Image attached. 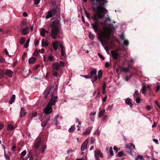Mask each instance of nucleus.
<instances>
[{
    "label": "nucleus",
    "instance_id": "nucleus-15",
    "mask_svg": "<svg viewBox=\"0 0 160 160\" xmlns=\"http://www.w3.org/2000/svg\"><path fill=\"white\" fill-rule=\"evenodd\" d=\"M61 119V118L60 117H59V115L58 114L57 116L55 117L53 120L54 122L56 125H57L59 123V122Z\"/></svg>",
    "mask_w": 160,
    "mask_h": 160
},
{
    "label": "nucleus",
    "instance_id": "nucleus-21",
    "mask_svg": "<svg viewBox=\"0 0 160 160\" xmlns=\"http://www.w3.org/2000/svg\"><path fill=\"white\" fill-rule=\"evenodd\" d=\"M112 55L114 59H117L119 56V55L115 51H112L111 52Z\"/></svg>",
    "mask_w": 160,
    "mask_h": 160
},
{
    "label": "nucleus",
    "instance_id": "nucleus-31",
    "mask_svg": "<svg viewBox=\"0 0 160 160\" xmlns=\"http://www.w3.org/2000/svg\"><path fill=\"white\" fill-rule=\"evenodd\" d=\"M75 129V125H72L69 128L68 131L69 132H74Z\"/></svg>",
    "mask_w": 160,
    "mask_h": 160
},
{
    "label": "nucleus",
    "instance_id": "nucleus-54",
    "mask_svg": "<svg viewBox=\"0 0 160 160\" xmlns=\"http://www.w3.org/2000/svg\"><path fill=\"white\" fill-rule=\"evenodd\" d=\"M135 98H136V101L137 102V103H138L140 102V99L139 97H137Z\"/></svg>",
    "mask_w": 160,
    "mask_h": 160
},
{
    "label": "nucleus",
    "instance_id": "nucleus-27",
    "mask_svg": "<svg viewBox=\"0 0 160 160\" xmlns=\"http://www.w3.org/2000/svg\"><path fill=\"white\" fill-rule=\"evenodd\" d=\"M47 41L45 40L44 39H42V47H46L48 45V44L47 42Z\"/></svg>",
    "mask_w": 160,
    "mask_h": 160
},
{
    "label": "nucleus",
    "instance_id": "nucleus-59",
    "mask_svg": "<svg viewBox=\"0 0 160 160\" xmlns=\"http://www.w3.org/2000/svg\"><path fill=\"white\" fill-rule=\"evenodd\" d=\"M37 115V113L35 112L33 113L31 117V118H32L34 117H35Z\"/></svg>",
    "mask_w": 160,
    "mask_h": 160
},
{
    "label": "nucleus",
    "instance_id": "nucleus-41",
    "mask_svg": "<svg viewBox=\"0 0 160 160\" xmlns=\"http://www.w3.org/2000/svg\"><path fill=\"white\" fill-rule=\"evenodd\" d=\"M147 89V87L145 86H143L142 89V93L144 94H145V92L146 90Z\"/></svg>",
    "mask_w": 160,
    "mask_h": 160
},
{
    "label": "nucleus",
    "instance_id": "nucleus-52",
    "mask_svg": "<svg viewBox=\"0 0 160 160\" xmlns=\"http://www.w3.org/2000/svg\"><path fill=\"white\" fill-rule=\"evenodd\" d=\"M81 77H84V78H90V77H89V73H88V75H81Z\"/></svg>",
    "mask_w": 160,
    "mask_h": 160
},
{
    "label": "nucleus",
    "instance_id": "nucleus-60",
    "mask_svg": "<svg viewBox=\"0 0 160 160\" xmlns=\"http://www.w3.org/2000/svg\"><path fill=\"white\" fill-rule=\"evenodd\" d=\"M131 77V76L130 77H128V76H126L125 78V80L126 81H128L130 80Z\"/></svg>",
    "mask_w": 160,
    "mask_h": 160
},
{
    "label": "nucleus",
    "instance_id": "nucleus-5",
    "mask_svg": "<svg viewBox=\"0 0 160 160\" xmlns=\"http://www.w3.org/2000/svg\"><path fill=\"white\" fill-rule=\"evenodd\" d=\"M57 89L58 85L57 84H55L49 90H45L44 92V93L45 94V98H47L48 95L50 93L52 94L55 93L57 92Z\"/></svg>",
    "mask_w": 160,
    "mask_h": 160
},
{
    "label": "nucleus",
    "instance_id": "nucleus-6",
    "mask_svg": "<svg viewBox=\"0 0 160 160\" xmlns=\"http://www.w3.org/2000/svg\"><path fill=\"white\" fill-rule=\"evenodd\" d=\"M65 65V62L62 61L56 62L52 65V71H57L59 70L60 68L64 67Z\"/></svg>",
    "mask_w": 160,
    "mask_h": 160
},
{
    "label": "nucleus",
    "instance_id": "nucleus-12",
    "mask_svg": "<svg viewBox=\"0 0 160 160\" xmlns=\"http://www.w3.org/2000/svg\"><path fill=\"white\" fill-rule=\"evenodd\" d=\"M57 98V96H52L51 98L50 99V102L48 103V104L51 106L52 105H54L56 102Z\"/></svg>",
    "mask_w": 160,
    "mask_h": 160
},
{
    "label": "nucleus",
    "instance_id": "nucleus-30",
    "mask_svg": "<svg viewBox=\"0 0 160 160\" xmlns=\"http://www.w3.org/2000/svg\"><path fill=\"white\" fill-rule=\"evenodd\" d=\"M15 95L14 94L11 97L10 100L9 101V102L10 104H12L14 102L15 99Z\"/></svg>",
    "mask_w": 160,
    "mask_h": 160
},
{
    "label": "nucleus",
    "instance_id": "nucleus-13",
    "mask_svg": "<svg viewBox=\"0 0 160 160\" xmlns=\"http://www.w3.org/2000/svg\"><path fill=\"white\" fill-rule=\"evenodd\" d=\"M88 142V139H87L82 143L81 147V150L82 151H84L87 148Z\"/></svg>",
    "mask_w": 160,
    "mask_h": 160
},
{
    "label": "nucleus",
    "instance_id": "nucleus-36",
    "mask_svg": "<svg viewBox=\"0 0 160 160\" xmlns=\"http://www.w3.org/2000/svg\"><path fill=\"white\" fill-rule=\"evenodd\" d=\"M39 51H40L38 50V49H36L33 54V55L36 56H38L40 53L39 52Z\"/></svg>",
    "mask_w": 160,
    "mask_h": 160
},
{
    "label": "nucleus",
    "instance_id": "nucleus-1",
    "mask_svg": "<svg viewBox=\"0 0 160 160\" xmlns=\"http://www.w3.org/2000/svg\"><path fill=\"white\" fill-rule=\"evenodd\" d=\"M102 11L101 10H98L96 12H95L93 15L92 18L94 21L93 23L91 24L92 28L94 30V31L97 32L98 31L99 29V19H102L105 14L102 13Z\"/></svg>",
    "mask_w": 160,
    "mask_h": 160
},
{
    "label": "nucleus",
    "instance_id": "nucleus-47",
    "mask_svg": "<svg viewBox=\"0 0 160 160\" xmlns=\"http://www.w3.org/2000/svg\"><path fill=\"white\" fill-rule=\"evenodd\" d=\"M54 58V57L52 55H50L48 57V59L50 61H52Z\"/></svg>",
    "mask_w": 160,
    "mask_h": 160
},
{
    "label": "nucleus",
    "instance_id": "nucleus-8",
    "mask_svg": "<svg viewBox=\"0 0 160 160\" xmlns=\"http://www.w3.org/2000/svg\"><path fill=\"white\" fill-rule=\"evenodd\" d=\"M56 12V9L54 8L50 10H49L47 13L46 18L48 19L53 17L55 14Z\"/></svg>",
    "mask_w": 160,
    "mask_h": 160
},
{
    "label": "nucleus",
    "instance_id": "nucleus-24",
    "mask_svg": "<svg viewBox=\"0 0 160 160\" xmlns=\"http://www.w3.org/2000/svg\"><path fill=\"white\" fill-rule=\"evenodd\" d=\"M107 20L104 21L103 22H101L100 24L102 25H103L105 23H107L108 24L109 23L111 22V19L109 17L108 15H107Z\"/></svg>",
    "mask_w": 160,
    "mask_h": 160
},
{
    "label": "nucleus",
    "instance_id": "nucleus-2",
    "mask_svg": "<svg viewBox=\"0 0 160 160\" xmlns=\"http://www.w3.org/2000/svg\"><path fill=\"white\" fill-rule=\"evenodd\" d=\"M51 36L53 39H57L59 37V35L62 34V31L59 27V22L58 21L52 22L51 25Z\"/></svg>",
    "mask_w": 160,
    "mask_h": 160
},
{
    "label": "nucleus",
    "instance_id": "nucleus-40",
    "mask_svg": "<svg viewBox=\"0 0 160 160\" xmlns=\"http://www.w3.org/2000/svg\"><path fill=\"white\" fill-rule=\"evenodd\" d=\"M25 40V38L23 37H22L20 38V43L22 45L24 43Z\"/></svg>",
    "mask_w": 160,
    "mask_h": 160
},
{
    "label": "nucleus",
    "instance_id": "nucleus-29",
    "mask_svg": "<svg viewBox=\"0 0 160 160\" xmlns=\"http://www.w3.org/2000/svg\"><path fill=\"white\" fill-rule=\"evenodd\" d=\"M125 102L130 107H131L132 106V104L130 98H128L126 99L125 100Z\"/></svg>",
    "mask_w": 160,
    "mask_h": 160
},
{
    "label": "nucleus",
    "instance_id": "nucleus-49",
    "mask_svg": "<svg viewBox=\"0 0 160 160\" xmlns=\"http://www.w3.org/2000/svg\"><path fill=\"white\" fill-rule=\"evenodd\" d=\"M100 134V131L98 129H97V130L94 132V134H96V135H99Z\"/></svg>",
    "mask_w": 160,
    "mask_h": 160
},
{
    "label": "nucleus",
    "instance_id": "nucleus-10",
    "mask_svg": "<svg viewBox=\"0 0 160 160\" xmlns=\"http://www.w3.org/2000/svg\"><path fill=\"white\" fill-rule=\"evenodd\" d=\"M43 111L46 114H49L52 113V106L48 104L46 107L43 109Z\"/></svg>",
    "mask_w": 160,
    "mask_h": 160
},
{
    "label": "nucleus",
    "instance_id": "nucleus-3",
    "mask_svg": "<svg viewBox=\"0 0 160 160\" xmlns=\"http://www.w3.org/2000/svg\"><path fill=\"white\" fill-rule=\"evenodd\" d=\"M97 2V7H93V9L95 12H96L98 10H101L102 11V13L105 14L107 13V10L105 8L103 7L105 3H107L108 1L106 0H96Z\"/></svg>",
    "mask_w": 160,
    "mask_h": 160
},
{
    "label": "nucleus",
    "instance_id": "nucleus-56",
    "mask_svg": "<svg viewBox=\"0 0 160 160\" xmlns=\"http://www.w3.org/2000/svg\"><path fill=\"white\" fill-rule=\"evenodd\" d=\"M110 63L108 62H106L105 64V67L106 68H108L110 67Z\"/></svg>",
    "mask_w": 160,
    "mask_h": 160
},
{
    "label": "nucleus",
    "instance_id": "nucleus-43",
    "mask_svg": "<svg viewBox=\"0 0 160 160\" xmlns=\"http://www.w3.org/2000/svg\"><path fill=\"white\" fill-rule=\"evenodd\" d=\"M89 37L90 39L92 40L94 38V35L91 32L89 33Z\"/></svg>",
    "mask_w": 160,
    "mask_h": 160
},
{
    "label": "nucleus",
    "instance_id": "nucleus-11",
    "mask_svg": "<svg viewBox=\"0 0 160 160\" xmlns=\"http://www.w3.org/2000/svg\"><path fill=\"white\" fill-rule=\"evenodd\" d=\"M41 142V138L40 137L37 138L35 142L34 148L36 149H38L40 147Z\"/></svg>",
    "mask_w": 160,
    "mask_h": 160
},
{
    "label": "nucleus",
    "instance_id": "nucleus-19",
    "mask_svg": "<svg viewBox=\"0 0 160 160\" xmlns=\"http://www.w3.org/2000/svg\"><path fill=\"white\" fill-rule=\"evenodd\" d=\"M29 29V28L28 27H26L25 28L23 29L22 30V34L23 35H27Z\"/></svg>",
    "mask_w": 160,
    "mask_h": 160
},
{
    "label": "nucleus",
    "instance_id": "nucleus-23",
    "mask_svg": "<svg viewBox=\"0 0 160 160\" xmlns=\"http://www.w3.org/2000/svg\"><path fill=\"white\" fill-rule=\"evenodd\" d=\"M26 114V112H25V110L24 109L22 108L21 109V111L20 112V116L21 117H24L25 115Z\"/></svg>",
    "mask_w": 160,
    "mask_h": 160
},
{
    "label": "nucleus",
    "instance_id": "nucleus-14",
    "mask_svg": "<svg viewBox=\"0 0 160 160\" xmlns=\"http://www.w3.org/2000/svg\"><path fill=\"white\" fill-rule=\"evenodd\" d=\"M52 75L57 78H60L62 73L61 72H57V71H52Z\"/></svg>",
    "mask_w": 160,
    "mask_h": 160
},
{
    "label": "nucleus",
    "instance_id": "nucleus-4",
    "mask_svg": "<svg viewBox=\"0 0 160 160\" xmlns=\"http://www.w3.org/2000/svg\"><path fill=\"white\" fill-rule=\"evenodd\" d=\"M114 29L113 25L112 24L110 23L108 26L103 28V31L102 32V36L107 38H110L111 33Z\"/></svg>",
    "mask_w": 160,
    "mask_h": 160
},
{
    "label": "nucleus",
    "instance_id": "nucleus-42",
    "mask_svg": "<svg viewBox=\"0 0 160 160\" xmlns=\"http://www.w3.org/2000/svg\"><path fill=\"white\" fill-rule=\"evenodd\" d=\"M139 159H144L142 155H138L137 156V157L135 158L136 160H138Z\"/></svg>",
    "mask_w": 160,
    "mask_h": 160
},
{
    "label": "nucleus",
    "instance_id": "nucleus-25",
    "mask_svg": "<svg viewBox=\"0 0 160 160\" xmlns=\"http://www.w3.org/2000/svg\"><path fill=\"white\" fill-rule=\"evenodd\" d=\"M15 127L11 124H9L7 127L8 131H11L15 129Z\"/></svg>",
    "mask_w": 160,
    "mask_h": 160
},
{
    "label": "nucleus",
    "instance_id": "nucleus-22",
    "mask_svg": "<svg viewBox=\"0 0 160 160\" xmlns=\"http://www.w3.org/2000/svg\"><path fill=\"white\" fill-rule=\"evenodd\" d=\"M60 46L61 48V55L63 56L65 54V48L62 44H60Z\"/></svg>",
    "mask_w": 160,
    "mask_h": 160
},
{
    "label": "nucleus",
    "instance_id": "nucleus-20",
    "mask_svg": "<svg viewBox=\"0 0 160 160\" xmlns=\"http://www.w3.org/2000/svg\"><path fill=\"white\" fill-rule=\"evenodd\" d=\"M5 74L9 77L12 78V76L13 72L11 70L8 69L6 71Z\"/></svg>",
    "mask_w": 160,
    "mask_h": 160
},
{
    "label": "nucleus",
    "instance_id": "nucleus-37",
    "mask_svg": "<svg viewBox=\"0 0 160 160\" xmlns=\"http://www.w3.org/2000/svg\"><path fill=\"white\" fill-rule=\"evenodd\" d=\"M30 41V40L29 38L27 40V41L24 45V47L25 48H27L28 47Z\"/></svg>",
    "mask_w": 160,
    "mask_h": 160
},
{
    "label": "nucleus",
    "instance_id": "nucleus-34",
    "mask_svg": "<svg viewBox=\"0 0 160 160\" xmlns=\"http://www.w3.org/2000/svg\"><path fill=\"white\" fill-rule=\"evenodd\" d=\"M46 146L45 145H43L42 147L39 149V150H40L42 153H43L45 151V150L46 148Z\"/></svg>",
    "mask_w": 160,
    "mask_h": 160
},
{
    "label": "nucleus",
    "instance_id": "nucleus-39",
    "mask_svg": "<svg viewBox=\"0 0 160 160\" xmlns=\"http://www.w3.org/2000/svg\"><path fill=\"white\" fill-rule=\"evenodd\" d=\"M122 70L125 73H127L129 72V69L128 67H123L122 68Z\"/></svg>",
    "mask_w": 160,
    "mask_h": 160
},
{
    "label": "nucleus",
    "instance_id": "nucleus-48",
    "mask_svg": "<svg viewBox=\"0 0 160 160\" xmlns=\"http://www.w3.org/2000/svg\"><path fill=\"white\" fill-rule=\"evenodd\" d=\"M124 41V45L126 46H127L128 44V42L125 39L124 40H123Z\"/></svg>",
    "mask_w": 160,
    "mask_h": 160
},
{
    "label": "nucleus",
    "instance_id": "nucleus-32",
    "mask_svg": "<svg viewBox=\"0 0 160 160\" xmlns=\"http://www.w3.org/2000/svg\"><path fill=\"white\" fill-rule=\"evenodd\" d=\"M50 120V118L48 119L46 121L43 122L42 123L41 125L42 127L43 128L45 127L46 126L48 122Z\"/></svg>",
    "mask_w": 160,
    "mask_h": 160
},
{
    "label": "nucleus",
    "instance_id": "nucleus-28",
    "mask_svg": "<svg viewBox=\"0 0 160 160\" xmlns=\"http://www.w3.org/2000/svg\"><path fill=\"white\" fill-rule=\"evenodd\" d=\"M46 32V31L44 28H42L41 30L40 31V33L42 37H44L45 36Z\"/></svg>",
    "mask_w": 160,
    "mask_h": 160
},
{
    "label": "nucleus",
    "instance_id": "nucleus-18",
    "mask_svg": "<svg viewBox=\"0 0 160 160\" xmlns=\"http://www.w3.org/2000/svg\"><path fill=\"white\" fill-rule=\"evenodd\" d=\"M92 128V127H89L87 128L85 131L83 132V135H88L90 133L91 130Z\"/></svg>",
    "mask_w": 160,
    "mask_h": 160
},
{
    "label": "nucleus",
    "instance_id": "nucleus-38",
    "mask_svg": "<svg viewBox=\"0 0 160 160\" xmlns=\"http://www.w3.org/2000/svg\"><path fill=\"white\" fill-rule=\"evenodd\" d=\"M105 112V110L104 109H103L101 111L99 112V117L101 118V117L104 114Z\"/></svg>",
    "mask_w": 160,
    "mask_h": 160
},
{
    "label": "nucleus",
    "instance_id": "nucleus-46",
    "mask_svg": "<svg viewBox=\"0 0 160 160\" xmlns=\"http://www.w3.org/2000/svg\"><path fill=\"white\" fill-rule=\"evenodd\" d=\"M5 61V59L2 56H0V63H3Z\"/></svg>",
    "mask_w": 160,
    "mask_h": 160
},
{
    "label": "nucleus",
    "instance_id": "nucleus-44",
    "mask_svg": "<svg viewBox=\"0 0 160 160\" xmlns=\"http://www.w3.org/2000/svg\"><path fill=\"white\" fill-rule=\"evenodd\" d=\"M105 87H106V84H104L102 88V93L103 94H105L106 93V91H105Z\"/></svg>",
    "mask_w": 160,
    "mask_h": 160
},
{
    "label": "nucleus",
    "instance_id": "nucleus-7",
    "mask_svg": "<svg viewBox=\"0 0 160 160\" xmlns=\"http://www.w3.org/2000/svg\"><path fill=\"white\" fill-rule=\"evenodd\" d=\"M96 73L97 70L95 69L93 70L89 73L90 78L91 79L93 83L96 81L98 79Z\"/></svg>",
    "mask_w": 160,
    "mask_h": 160
},
{
    "label": "nucleus",
    "instance_id": "nucleus-9",
    "mask_svg": "<svg viewBox=\"0 0 160 160\" xmlns=\"http://www.w3.org/2000/svg\"><path fill=\"white\" fill-rule=\"evenodd\" d=\"M94 156L96 160H100L98 156L101 158H103L102 153L99 149H96L94 152Z\"/></svg>",
    "mask_w": 160,
    "mask_h": 160
},
{
    "label": "nucleus",
    "instance_id": "nucleus-26",
    "mask_svg": "<svg viewBox=\"0 0 160 160\" xmlns=\"http://www.w3.org/2000/svg\"><path fill=\"white\" fill-rule=\"evenodd\" d=\"M36 61V58L34 57L30 58L28 61V62L30 64H33Z\"/></svg>",
    "mask_w": 160,
    "mask_h": 160
},
{
    "label": "nucleus",
    "instance_id": "nucleus-50",
    "mask_svg": "<svg viewBox=\"0 0 160 160\" xmlns=\"http://www.w3.org/2000/svg\"><path fill=\"white\" fill-rule=\"evenodd\" d=\"M4 75V72L3 70H0V78H1Z\"/></svg>",
    "mask_w": 160,
    "mask_h": 160
},
{
    "label": "nucleus",
    "instance_id": "nucleus-55",
    "mask_svg": "<svg viewBox=\"0 0 160 160\" xmlns=\"http://www.w3.org/2000/svg\"><path fill=\"white\" fill-rule=\"evenodd\" d=\"M39 41L35 40L34 41V45L35 47L39 45Z\"/></svg>",
    "mask_w": 160,
    "mask_h": 160
},
{
    "label": "nucleus",
    "instance_id": "nucleus-57",
    "mask_svg": "<svg viewBox=\"0 0 160 160\" xmlns=\"http://www.w3.org/2000/svg\"><path fill=\"white\" fill-rule=\"evenodd\" d=\"M40 0H34V3L35 5L38 4L40 1Z\"/></svg>",
    "mask_w": 160,
    "mask_h": 160
},
{
    "label": "nucleus",
    "instance_id": "nucleus-33",
    "mask_svg": "<svg viewBox=\"0 0 160 160\" xmlns=\"http://www.w3.org/2000/svg\"><path fill=\"white\" fill-rule=\"evenodd\" d=\"M102 75V72L101 70H99L98 72V76H97L98 78L99 79L100 78Z\"/></svg>",
    "mask_w": 160,
    "mask_h": 160
},
{
    "label": "nucleus",
    "instance_id": "nucleus-64",
    "mask_svg": "<svg viewBox=\"0 0 160 160\" xmlns=\"http://www.w3.org/2000/svg\"><path fill=\"white\" fill-rule=\"evenodd\" d=\"M113 149L114 150H115L116 152H118V150H119V149L118 148H117L115 146H114Z\"/></svg>",
    "mask_w": 160,
    "mask_h": 160
},
{
    "label": "nucleus",
    "instance_id": "nucleus-35",
    "mask_svg": "<svg viewBox=\"0 0 160 160\" xmlns=\"http://www.w3.org/2000/svg\"><path fill=\"white\" fill-rule=\"evenodd\" d=\"M133 96L134 98H136L137 97H139V93L138 91L137 90H135L134 94H133Z\"/></svg>",
    "mask_w": 160,
    "mask_h": 160
},
{
    "label": "nucleus",
    "instance_id": "nucleus-53",
    "mask_svg": "<svg viewBox=\"0 0 160 160\" xmlns=\"http://www.w3.org/2000/svg\"><path fill=\"white\" fill-rule=\"evenodd\" d=\"M86 15L87 18L89 19H91L90 14L89 13L86 12Z\"/></svg>",
    "mask_w": 160,
    "mask_h": 160
},
{
    "label": "nucleus",
    "instance_id": "nucleus-61",
    "mask_svg": "<svg viewBox=\"0 0 160 160\" xmlns=\"http://www.w3.org/2000/svg\"><path fill=\"white\" fill-rule=\"evenodd\" d=\"M4 127V125L2 122H0V130L2 129Z\"/></svg>",
    "mask_w": 160,
    "mask_h": 160
},
{
    "label": "nucleus",
    "instance_id": "nucleus-51",
    "mask_svg": "<svg viewBox=\"0 0 160 160\" xmlns=\"http://www.w3.org/2000/svg\"><path fill=\"white\" fill-rule=\"evenodd\" d=\"M98 56H99V57L101 58L102 60L104 59L105 58L101 54H100L99 53H98Z\"/></svg>",
    "mask_w": 160,
    "mask_h": 160
},
{
    "label": "nucleus",
    "instance_id": "nucleus-17",
    "mask_svg": "<svg viewBox=\"0 0 160 160\" xmlns=\"http://www.w3.org/2000/svg\"><path fill=\"white\" fill-rule=\"evenodd\" d=\"M126 148L130 150L133 149L135 148V146L133 144L129 143L126 145Z\"/></svg>",
    "mask_w": 160,
    "mask_h": 160
},
{
    "label": "nucleus",
    "instance_id": "nucleus-62",
    "mask_svg": "<svg viewBox=\"0 0 160 160\" xmlns=\"http://www.w3.org/2000/svg\"><path fill=\"white\" fill-rule=\"evenodd\" d=\"M26 153V152L25 150L23 151L21 153V154L22 156H24Z\"/></svg>",
    "mask_w": 160,
    "mask_h": 160
},
{
    "label": "nucleus",
    "instance_id": "nucleus-45",
    "mask_svg": "<svg viewBox=\"0 0 160 160\" xmlns=\"http://www.w3.org/2000/svg\"><path fill=\"white\" fill-rule=\"evenodd\" d=\"M109 151L110 154L111 156H113V152L112 148V147H110L109 149Z\"/></svg>",
    "mask_w": 160,
    "mask_h": 160
},
{
    "label": "nucleus",
    "instance_id": "nucleus-63",
    "mask_svg": "<svg viewBox=\"0 0 160 160\" xmlns=\"http://www.w3.org/2000/svg\"><path fill=\"white\" fill-rule=\"evenodd\" d=\"M160 89V86L159 85H158L156 87V89L157 92H158Z\"/></svg>",
    "mask_w": 160,
    "mask_h": 160
},
{
    "label": "nucleus",
    "instance_id": "nucleus-16",
    "mask_svg": "<svg viewBox=\"0 0 160 160\" xmlns=\"http://www.w3.org/2000/svg\"><path fill=\"white\" fill-rule=\"evenodd\" d=\"M59 42L58 41H56L52 43V46L54 50L56 51L58 49V45Z\"/></svg>",
    "mask_w": 160,
    "mask_h": 160
},
{
    "label": "nucleus",
    "instance_id": "nucleus-58",
    "mask_svg": "<svg viewBox=\"0 0 160 160\" xmlns=\"http://www.w3.org/2000/svg\"><path fill=\"white\" fill-rule=\"evenodd\" d=\"M123 154V152L122 151H120L118 152V155L119 157H121Z\"/></svg>",
    "mask_w": 160,
    "mask_h": 160
}]
</instances>
